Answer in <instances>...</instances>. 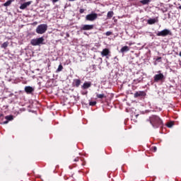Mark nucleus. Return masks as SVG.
<instances>
[{"instance_id": "obj_10", "label": "nucleus", "mask_w": 181, "mask_h": 181, "mask_svg": "<svg viewBox=\"0 0 181 181\" xmlns=\"http://www.w3.org/2000/svg\"><path fill=\"white\" fill-rule=\"evenodd\" d=\"M142 81H144V77L141 75L138 78L134 79L132 84H139V83H142Z\"/></svg>"}, {"instance_id": "obj_28", "label": "nucleus", "mask_w": 181, "mask_h": 181, "mask_svg": "<svg viewBox=\"0 0 181 181\" xmlns=\"http://www.w3.org/2000/svg\"><path fill=\"white\" fill-rule=\"evenodd\" d=\"M84 8H81L80 10H79V13H84Z\"/></svg>"}, {"instance_id": "obj_34", "label": "nucleus", "mask_w": 181, "mask_h": 181, "mask_svg": "<svg viewBox=\"0 0 181 181\" xmlns=\"http://www.w3.org/2000/svg\"><path fill=\"white\" fill-rule=\"evenodd\" d=\"M153 149H154V151H156V147H154Z\"/></svg>"}, {"instance_id": "obj_29", "label": "nucleus", "mask_w": 181, "mask_h": 181, "mask_svg": "<svg viewBox=\"0 0 181 181\" xmlns=\"http://www.w3.org/2000/svg\"><path fill=\"white\" fill-rule=\"evenodd\" d=\"M8 122H9V121L6 119V121H4V122H3V124H8Z\"/></svg>"}, {"instance_id": "obj_9", "label": "nucleus", "mask_w": 181, "mask_h": 181, "mask_svg": "<svg viewBox=\"0 0 181 181\" xmlns=\"http://www.w3.org/2000/svg\"><path fill=\"white\" fill-rule=\"evenodd\" d=\"M146 93L145 91H137L134 93V98H138V97H145Z\"/></svg>"}, {"instance_id": "obj_33", "label": "nucleus", "mask_w": 181, "mask_h": 181, "mask_svg": "<svg viewBox=\"0 0 181 181\" xmlns=\"http://www.w3.org/2000/svg\"><path fill=\"white\" fill-rule=\"evenodd\" d=\"M69 2H73V1H74L76 0H69Z\"/></svg>"}, {"instance_id": "obj_7", "label": "nucleus", "mask_w": 181, "mask_h": 181, "mask_svg": "<svg viewBox=\"0 0 181 181\" xmlns=\"http://www.w3.org/2000/svg\"><path fill=\"white\" fill-rule=\"evenodd\" d=\"M94 29V25H83L81 28V30H93Z\"/></svg>"}, {"instance_id": "obj_13", "label": "nucleus", "mask_w": 181, "mask_h": 181, "mask_svg": "<svg viewBox=\"0 0 181 181\" xmlns=\"http://www.w3.org/2000/svg\"><path fill=\"white\" fill-rule=\"evenodd\" d=\"M90 87H91V82H85L81 86V88L82 90H87V88H90Z\"/></svg>"}, {"instance_id": "obj_20", "label": "nucleus", "mask_w": 181, "mask_h": 181, "mask_svg": "<svg viewBox=\"0 0 181 181\" xmlns=\"http://www.w3.org/2000/svg\"><path fill=\"white\" fill-rule=\"evenodd\" d=\"M9 45V42H5L3 43V45L1 46L2 49H6Z\"/></svg>"}, {"instance_id": "obj_19", "label": "nucleus", "mask_w": 181, "mask_h": 181, "mask_svg": "<svg viewBox=\"0 0 181 181\" xmlns=\"http://www.w3.org/2000/svg\"><path fill=\"white\" fill-rule=\"evenodd\" d=\"M14 0H8L6 3H4L3 5L4 6H9L12 2H13Z\"/></svg>"}, {"instance_id": "obj_2", "label": "nucleus", "mask_w": 181, "mask_h": 181, "mask_svg": "<svg viewBox=\"0 0 181 181\" xmlns=\"http://www.w3.org/2000/svg\"><path fill=\"white\" fill-rule=\"evenodd\" d=\"M47 30V24H40L36 28V33L38 35H43Z\"/></svg>"}, {"instance_id": "obj_16", "label": "nucleus", "mask_w": 181, "mask_h": 181, "mask_svg": "<svg viewBox=\"0 0 181 181\" xmlns=\"http://www.w3.org/2000/svg\"><path fill=\"white\" fill-rule=\"evenodd\" d=\"M114 16V11H108L107 14V19H111Z\"/></svg>"}, {"instance_id": "obj_1", "label": "nucleus", "mask_w": 181, "mask_h": 181, "mask_svg": "<svg viewBox=\"0 0 181 181\" xmlns=\"http://www.w3.org/2000/svg\"><path fill=\"white\" fill-rule=\"evenodd\" d=\"M149 121L151 124L152 125L153 128L158 129V128H163V122L162 119L159 117L158 115H153L149 117Z\"/></svg>"}, {"instance_id": "obj_15", "label": "nucleus", "mask_w": 181, "mask_h": 181, "mask_svg": "<svg viewBox=\"0 0 181 181\" xmlns=\"http://www.w3.org/2000/svg\"><path fill=\"white\" fill-rule=\"evenodd\" d=\"M120 51L122 53H125V52H129V47H128V46L122 47Z\"/></svg>"}, {"instance_id": "obj_6", "label": "nucleus", "mask_w": 181, "mask_h": 181, "mask_svg": "<svg viewBox=\"0 0 181 181\" xmlns=\"http://www.w3.org/2000/svg\"><path fill=\"white\" fill-rule=\"evenodd\" d=\"M155 83H159V81H162L165 80V76L163 74H156L153 77Z\"/></svg>"}, {"instance_id": "obj_21", "label": "nucleus", "mask_w": 181, "mask_h": 181, "mask_svg": "<svg viewBox=\"0 0 181 181\" xmlns=\"http://www.w3.org/2000/svg\"><path fill=\"white\" fill-rule=\"evenodd\" d=\"M140 2L142 5H148L151 2V0H141Z\"/></svg>"}, {"instance_id": "obj_24", "label": "nucleus", "mask_w": 181, "mask_h": 181, "mask_svg": "<svg viewBox=\"0 0 181 181\" xmlns=\"http://www.w3.org/2000/svg\"><path fill=\"white\" fill-rule=\"evenodd\" d=\"M173 125H174L173 122H170L167 124L168 128H172V127H173Z\"/></svg>"}, {"instance_id": "obj_31", "label": "nucleus", "mask_w": 181, "mask_h": 181, "mask_svg": "<svg viewBox=\"0 0 181 181\" xmlns=\"http://www.w3.org/2000/svg\"><path fill=\"white\" fill-rule=\"evenodd\" d=\"M74 160V162H78V158H76Z\"/></svg>"}, {"instance_id": "obj_32", "label": "nucleus", "mask_w": 181, "mask_h": 181, "mask_svg": "<svg viewBox=\"0 0 181 181\" xmlns=\"http://www.w3.org/2000/svg\"><path fill=\"white\" fill-rule=\"evenodd\" d=\"M66 37H70V34H69V33H66Z\"/></svg>"}, {"instance_id": "obj_3", "label": "nucleus", "mask_w": 181, "mask_h": 181, "mask_svg": "<svg viewBox=\"0 0 181 181\" xmlns=\"http://www.w3.org/2000/svg\"><path fill=\"white\" fill-rule=\"evenodd\" d=\"M43 42H45V38L41 37L31 40L30 45H32V46H40V45H43Z\"/></svg>"}, {"instance_id": "obj_18", "label": "nucleus", "mask_w": 181, "mask_h": 181, "mask_svg": "<svg viewBox=\"0 0 181 181\" xmlns=\"http://www.w3.org/2000/svg\"><path fill=\"white\" fill-rule=\"evenodd\" d=\"M96 97H97V98H100V99L107 98V96L104 93L97 94Z\"/></svg>"}, {"instance_id": "obj_8", "label": "nucleus", "mask_w": 181, "mask_h": 181, "mask_svg": "<svg viewBox=\"0 0 181 181\" xmlns=\"http://www.w3.org/2000/svg\"><path fill=\"white\" fill-rule=\"evenodd\" d=\"M111 53V51H110V49L105 48L103 49V51L100 52V54L103 57H107Z\"/></svg>"}, {"instance_id": "obj_25", "label": "nucleus", "mask_w": 181, "mask_h": 181, "mask_svg": "<svg viewBox=\"0 0 181 181\" xmlns=\"http://www.w3.org/2000/svg\"><path fill=\"white\" fill-rule=\"evenodd\" d=\"M96 104H97L96 101L89 103V105H91L92 107H94V105H95Z\"/></svg>"}, {"instance_id": "obj_11", "label": "nucleus", "mask_w": 181, "mask_h": 181, "mask_svg": "<svg viewBox=\"0 0 181 181\" xmlns=\"http://www.w3.org/2000/svg\"><path fill=\"white\" fill-rule=\"evenodd\" d=\"M32 4V1H28V2H25V3H23V4L21 5L20 6V9H26L28 8V6H29L30 5H31Z\"/></svg>"}, {"instance_id": "obj_23", "label": "nucleus", "mask_w": 181, "mask_h": 181, "mask_svg": "<svg viewBox=\"0 0 181 181\" xmlns=\"http://www.w3.org/2000/svg\"><path fill=\"white\" fill-rule=\"evenodd\" d=\"M62 70H63V65L59 64L58 69H57V73L62 71Z\"/></svg>"}, {"instance_id": "obj_5", "label": "nucleus", "mask_w": 181, "mask_h": 181, "mask_svg": "<svg viewBox=\"0 0 181 181\" xmlns=\"http://www.w3.org/2000/svg\"><path fill=\"white\" fill-rule=\"evenodd\" d=\"M168 35H172V32L168 29H164L157 33V36H168Z\"/></svg>"}, {"instance_id": "obj_14", "label": "nucleus", "mask_w": 181, "mask_h": 181, "mask_svg": "<svg viewBox=\"0 0 181 181\" xmlns=\"http://www.w3.org/2000/svg\"><path fill=\"white\" fill-rule=\"evenodd\" d=\"M80 84H81V80L80 79L74 80V85L75 86V87H80Z\"/></svg>"}, {"instance_id": "obj_26", "label": "nucleus", "mask_w": 181, "mask_h": 181, "mask_svg": "<svg viewBox=\"0 0 181 181\" xmlns=\"http://www.w3.org/2000/svg\"><path fill=\"white\" fill-rule=\"evenodd\" d=\"M106 36H111L112 35V32L111 31H107L105 33Z\"/></svg>"}, {"instance_id": "obj_30", "label": "nucleus", "mask_w": 181, "mask_h": 181, "mask_svg": "<svg viewBox=\"0 0 181 181\" xmlns=\"http://www.w3.org/2000/svg\"><path fill=\"white\" fill-rule=\"evenodd\" d=\"M53 4H56V2H59V0H52Z\"/></svg>"}, {"instance_id": "obj_4", "label": "nucleus", "mask_w": 181, "mask_h": 181, "mask_svg": "<svg viewBox=\"0 0 181 181\" xmlns=\"http://www.w3.org/2000/svg\"><path fill=\"white\" fill-rule=\"evenodd\" d=\"M98 18V14L96 13H92L90 14H88L86 16V21H89L90 22H93V21H95Z\"/></svg>"}, {"instance_id": "obj_12", "label": "nucleus", "mask_w": 181, "mask_h": 181, "mask_svg": "<svg viewBox=\"0 0 181 181\" xmlns=\"http://www.w3.org/2000/svg\"><path fill=\"white\" fill-rule=\"evenodd\" d=\"M35 89L32 88V86H25V91L27 93V94H32Z\"/></svg>"}, {"instance_id": "obj_22", "label": "nucleus", "mask_w": 181, "mask_h": 181, "mask_svg": "<svg viewBox=\"0 0 181 181\" xmlns=\"http://www.w3.org/2000/svg\"><path fill=\"white\" fill-rule=\"evenodd\" d=\"M5 118L7 121H12L13 119V115H8V116H6Z\"/></svg>"}, {"instance_id": "obj_17", "label": "nucleus", "mask_w": 181, "mask_h": 181, "mask_svg": "<svg viewBox=\"0 0 181 181\" xmlns=\"http://www.w3.org/2000/svg\"><path fill=\"white\" fill-rule=\"evenodd\" d=\"M148 25H153L154 23H156V19L155 18H151L148 20Z\"/></svg>"}, {"instance_id": "obj_27", "label": "nucleus", "mask_w": 181, "mask_h": 181, "mask_svg": "<svg viewBox=\"0 0 181 181\" xmlns=\"http://www.w3.org/2000/svg\"><path fill=\"white\" fill-rule=\"evenodd\" d=\"M156 60V62H160V60H162V57H158Z\"/></svg>"}]
</instances>
